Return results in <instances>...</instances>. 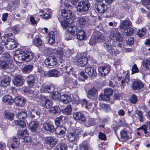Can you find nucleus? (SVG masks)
I'll list each match as a JSON object with an SVG mask.
<instances>
[{
	"label": "nucleus",
	"mask_w": 150,
	"mask_h": 150,
	"mask_svg": "<svg viewBox=\"0 0 150 150\" xmlns=\"http://www.w3.org/2000/svg\"><path fill=\"white\" fill-rule=\"evenodd\" d=\"M11 81L10 77L6 76L1 80V85L4 87H6L9 84Z\"/></svg>",
	"instance_id": "25"
},
{
	"label": "nucleus",
	"mask_w": 150,
	"mask_h": 150,
	"mask_svg": "<svg viewBox=\"0 0 150 150\" xmlns=\"http://www.w3.org/2000/svg\"><path fill=\"white\" fill-rule=\"evenodd\" d=\"M24 61L27 62L31 60L33 57V54L30 52L26 51L22 53Z\"/></svg>",
	"instance_id": "19"
},
{
	"label": "nucleus",
	"mask_w": 150,
	"mask_h": 150,
	"mask_svg": "<svg viewBox=\"0 0 150 150\" xmlns=\"http://www.w3.org/2000/svg\"><path fill=\"white\" fill-rule=\"evenodd\" d=\"M63 117V116L61 115L56 118L54 120V123L55 125L57 127L59 126L62 120V119Z\"/></svg>",
	"instance_id": "47"
},
{
	"label": "nucleus",
	"mask_w": 150,
	"mask_h": 150,
	"mask_svg": "<svg viewBox=\"0 0 150 150\" xmlns=\"http://www.w3.org/2000/svg\"><path fill=\"white\" fill-rule=\"evenodd\" d=\"M110 67L108 65H105L98 68L99 73L102 76L108 74L110 70Z\"/></svg>",
	"instance_id": "11"
},
{
	"label": "nucleus",
	"mask_w": 150,
	"mask_h": 150,
	"mask_svg": "<svg viewBox=\"0 0 150 150\" xmlns=\"http://www.w3.org/2000/svg\"><path fill=\"white\" fill-rule=\"evenodd\" d=\"M103 46L107 51H109L111 49V45L108 42H106L103 43Z\"/></svg>",
	"instance_id": "56"
},
{
	"label": "nucleus",
	"mask_w": 150,
	"mask_h": 150,
	"mask_svg": "<svg viewBox=\"0 0 150 150\" xmlns=\"http://www.w3.org/2000/svg\"><path fill=\"white\" fill-rule=\"evenodd\" d=\"M45 63L47 65L53 66L57 64L58 62L56 57L53 56L47 58L45 61Z\"/></svg>",
	"instance_id": "9"
},
{
	"label": "nucleus",
	"mask_w": 150,
	"mask_h": 150,
	"mask_svg": "<svg viewBox=\"0 0 150 150\" xmlns=\"http://www.w3.org/2000/svg\"><path fill=\"white\" fill-rule=\"evenodd\" d=\"M60 23L62 26L65 29L67 28L69 25V22L66 20H63L62 21L60 22Z\"/></svg>",
	"instance_id": "57"
},
{
	"label": "nucleus",
	"mask_w": 150,
	"mask_h": 150,
	"mask_svg": "<svg viewBox=\"0 0 150 150\" xmlns=\"http://www.w3.org/2000/svg\"><path fill=\"white\" fill-rule=\"evenodd\" d=\"M14 102L16 104L19 106H23L26 101L23 98L16 97L14 100Z\"/></svg>",
	"instance_id": "21"
},
{
	"label": "nucleus",
	"mask_w": 150,
	"mask_h": 150,
	"mask_svg": "<svg viewBox=\"0 0 150 150\" xmlns=\"http://www.w3.org/2000/svg\"><path fill=\"white\" fill-rule=\"evenodd\" d=\"M129 81V75H127L125 78L120 81V82H115V84L111 81H109V86L112 87H114L115 86L118 87H121V88L124 89V87L127 85Z\"/></svg>",
	"instance_id": "2"
},
{
	"label": "nucleus",
	"mask_w": 150,
	"mask_h": 150,
	"mask_svg": "<svg viewBox=\"0 0 150 150\" xmlns=\"http://www.w3.org/2000/svg\"><path fill=\"white\" fill-rule=\"evenodd\" d=\"M28 135L27 130H24L21 133L20 136L23 139L24 138L27 137Z\"/></svg>",
	"instance_id": "63"
},
{
	"label": "nucleus",
	"mask_w": 150,
	"mask_h": 150,
	"mask_svg": "<svg viewBox=\"0 0 150 150\" xmlns=\"http://www.w3.org/2000/svg\"><path fill=\"white\" fill-rule=\"evenodd\" d=\"M136 113L138 116V119L140 122H142L144 120L143 114L141 110H137Z\"/></svg>",
	"instance_id": "44"
},
{
	"label": "nucleus",
	"mask_w": 150,
	"mask_h": 150,
	"mask_svg": "<svg viewBox=\"0 0 150 150\" xmlns=\"http://www.w3.org/2000/svg\"><path fill=\"white\" fill-rule=\"evenodd\" d=\"M67 145L64 144H58L56 147V150H67Z\"/></svg>",
	"instance_id": "41"
},
{
	"label": "nucleus",
	"mask_w": 150,
	"mask_h": 150,
	"mask_svg": "<svg viewBox=\"0 0 150 150\" xmlns=\"http://www.w3.org/2000/svg\"><path fill=\"white\" fill-rule=\"evenodd\" d=\"M67 137L69 141H75L76 140V136L74 135V133L73 132L70 133L68 134Z\"/></svg>",
	"instance_id": "49"
},
{
	"label": "nucleus",
	"mask_w": 150,
	"mask_h": 150,
	"mask_svg": "<svg viewBox=\"0 0 150 150\" xmlns=\"http://www.w3.org/2000/svg\"><path fill=\"white\" fill-rule=\"evenodd\" d=\"M34 45L37 47H39L42 45V41L38 35L37 36L36 38L33 41Z\"/></svg>",
	"instance_id": "37"
},
{
	"label": "nucleus",
	"mask_w": 150,
	"mask_h": 150,
	"mask_svg": "<svg viewBox=\"0 0 150 150\" xmlns=\"http://www.w3.org/2000/svg\"><path fill=\"white\" fill-rule=\"evenodd\" d=\"M78 26L82 28L84 26L86 22V20L83 17H79L78 18Z\"/></svg>",
	"instance_id": "34"
},
{
	"label": "nucleus",
	"mask_w": 150,
	"mask_h": 150,
	"mask_svg": "<svg viewBox=\"0 0 150 150\" xmlns=\"http://www.w3.org/2000/svg\"><path fill=\"white\" fill-rule=\"evenodd\" d=\"M143 67L148 69H150V59H147L144 60L143 61Z\"/></svg>",
	"instance_id": "45"
},
{
	"label": "nucleus",
	"mask_w": 150,
	"mask_h": 150,
	"mask_svg": "<svg viewBox=\"0 0 150 150\" xmlns=\"http://www.w3.org/2000/svg\"><path fill=\"white\" fill-rule=\"evenodd\" d=\"M90 6V4L88 1L82 0L80 1L77 5V10L81 13L86 12L88 10Z\"/></svg>",
	"instance_id": "3"
},
{
	"label": "nucleus",
	"mask_w": 150,
	"mask_h": 150,
	"mask_svg": "<svg viewBox=\"0 0 150 150\" xmlns=\"http://www.w3.org/2000/svg\"><path fill=\"white\" fill-rule=\"evenodd\" d=\"M48 36L49 38L48 40V42L50 44H52L54 42L55 36L54 35L53 31H51L48 34Z\"/></svg>",
	"instance_id": "38"
},
{
	"label": "nucleus",
	"mask_w": 150,
	"mask_h": 150,
	"mask_svg": "<svg viewBox=\"0 0 150 150\" xmlns=\"http://www.w3.org/2000/svg\"><path fill=\"white\" fill-rule=\"evenodd\" d=\"M69 33L71 35H75L77 34L78 30L76 26H72L69 27L68 28Z\"/></svg>",
	"instance_id": "36"
},
{
	"label": "nucleus",
	"mask_w": 150,
	"mask_h": 150,
	"mask_svg": "<svg viewBox=\"0 0 150 150\" xmlns=\"http://www.w3.org/2000/svg\"><path fill=\"white\" fill-rule=\"evenodd\" d=\"M64 81L65 82L67 81L68 83H71L72 82L73 84L74 85H76L77 84V81L76 79H74L70 78L68 75V74L67 73L66 74V76L64 77Z\"/></svg>",
	"instance_id": "30"
},
{
	"label": "nucleus",
	"mask_w": 150,
	"mask_h": 150,
	"mask_svg": "<svg viewBox=\"0 0 150 150\" xmlns=\"http://www.w3.org/2000/svg\"><path fill=\"white\" fill-rule=\"evenodd\" d=\"M129 101L132 103L133 104L136 103L137 101V98L136 95L133 94L130 98Z\"/></svg>",
	"instance_id": "55"
},
{
	"label": "nucleus",
	"mask_w": 150,
	"mask_h": 150,
	"mask_svg": "<svg viewBox=\"0 0 150 150\" xmlns=\"http://www.w3.org/2000/svg\"><path fill=\"white\" fill-rule=\"evenodd\" d=\"M60 96L59 93L58 91H55L53 93L52 98L54 100L58 99Z\"/></svg>",
	"instance_id": "58"
},
{
	"label": "nucleus",
	"mask_w": 150,
	"mask_h": 150,
	"mask_svg": "<svg viewBox=\"0 0 150 150\" xmlns=\"http://www.w3.org/2000/svg\"><path fill=\"white\" fill-rule=\"evenodd\" d=\"M94 119L92 118H89L85 122V125L86 127H88L92 125L94 123Z\"/></svg>",
	"instance_id": "43"
},
{
	"label": "nucleus",
	"mask_w": 150,
	"mask_h": 150,
	"mask_svg": "<svg viewBox=\"0 0 150 150\" xmlns=\"http://www.w3.org/2000/svg\"><path fill=\"white\" fill-rule=\"evenodd\" d=\"M54 86L53 85H43L41 86L40 91L42 93H50L54 91Z\"/></svg>",
	"instance_id": "10"
},
{
	"label": "nucleus",
	"mask_w": 150,
	"mask_h": 150,
	"mask_svg": "<svg viewBox=\"0 0 150 150\" xmlns=\"http://www.w3.org/2000/svg\"><path fill=\"white\" fill-rule=\"evenodd\" d=\"M113 91L112 89L108 88L105 89L104 90V93L105 95L110 98V96H111L113 94Z\"/></svg>",
	"instance_id": "46"
},
{
	"label": "nucleus",
	"mask_w": 150,
	"mask_h": 150,
	"mask_svg": "<svg viewBox=\"0 0 150 150\" xmlns=\"http://www.w3.org/2000/svg\"><path fill=\"white\" fill-rule=\"evenodd\" d=\"M47 75L49 77H57L59 76V72L56 69L50 70L48 71Z\"/></svg>",
	"instance_id": "24"
},
{
	"label": "nucleus",
	"mask_w": 150,
	"mask_h": 150,
	"mask_svg": "<svg viewBox=\"0 0 150 150\" xmlns=\"http://www.w3.org/2000/svg\"><path fill=\"white\" fill-rule=\"evenodd\" d=\"M11 47V50H12L17 47L18 43L16 40L14 39H11L10 40Z\"/></svg>",
	"instance_id": "50"
},
{
	"label": "nucleus",
	"mask_w": 150,
	"mask_h": 150,
	"mask_svg": "<svg viewBox=\"0 0 150 150\" xmlns=\"http://www.w3.org/2000/svg\"><path fill=\"white\" fill-rule=\"evenodd\" d=\"M95 8L99 13H103L107 11V6L105 4L100 2H97L95 5Z\"/></svg>",
	"instance_id": "8"
},
{
	"label": "nucleus",
	"mask_w": 150,
	"mask_h": 150,
	"mask_svg": "<svg viewBox=\"0 0 150 150\" xmlns=\"http://www.w3.org/2000/svg\"><path fill=\"white\" fill-rule=\"evenodd\" d=\"M22 53L19 54H16L14 56V59L18 63H21L24 61Z\"/></svg>",
	"instance_id": "29"
},
{
	"label": "nucleus",
	"mask_w": 150,
	"mask_h": 150,
	"mask_svg": "<svg viewBox=\"0 0 150 150\" xmlns=\"http://www.w3.org/2000/svg\"><path fill=\"white\" fill-rule=\"evenodd\" d=\"M76 35L77 39L80 40H82L85 38L84 32L81 30H79Z\"/></svg>",
	"instance_id": "35"
},
{
	"label": "nucleus",
	"mask_w": 150,
	"mask_h": 150,
	"mask_svg": "<svg viewBox=\"0 0 150 150\" xmlns=\"http://www.w3.org/2000/svg\"><path fill=\"white\" fill-rule=\"evenodd\" d=\"M110 38L115 42H120L122 40L121 35L116 29H112L110 33Z\"/></svg>",
	"instance_id": "4"
},
{
	"label": "nucleus",
	"mask_w": 150,
	"mask_h": 150,
	"mask_svg": "<svg viewBox=\"0 0 150 150\" xmlns=\"http://www.w3.org/2000/svg\"><path fill=\"white\" fill-rule=\"evenodd\" d=\"M39 123L38 122L33 121L29 124V129L32 132H35L38 126Z\"/></svg>",
	"instance_id": "20"
},
{
	"label": "nucleus",
	"mask_w": 150,
	"mask_h": 150,
	"mask_svg": "<svg viewBox=\"0 0 150 150\" xmlns=\"http://www.w3.org/2000/svg\"><path fill=\"white\" fill-rule=\"evenodd\" d=\"M62 16V17L67 19L72 17L73 14L71 11L65 9H63L61 10Z\"/></svg>",
	"instance_id": "16"
},
{
	"label": "nucleus",
	"mask_w": 150,
	"mask_h": 150,
	"mask_svg": "<svg viewBox=\"0 0 150 150\" xmlns=\"http://www.w3.org/2000/svg\"><path fill=\"white\" fill-rule=\"evenodd\" d=\"M97 91L94 87H92L88 91L87 97L89 99L93 100L94 99V95L96 94Z\"/></svg>",
	"instance_id": "23"
},
{
	"label": "nucleus",
	"mask_w": 150,
	"mask_h": 150,
	"mask_svg": "<svg viewBox=\"0 0 150 150\" xmlns=\"http://www.w3.org/2000/svg\"><path fill=\"white\" fill-rule=\"evenodd\" d=\"M27 116V113L25 111L19 112L17 115V118L19 120L24 119Z\"/></svg>",
	"instance_id": "42"
},
{
	"label": "nucleus",
	"mask_w": 150,
	"mask_h": 150,
	"mask_svg": "<svg viewBox=\"0 0 150 150\" xmlns=\"http://www.w3.org/2000/svg\"><path fill=\"white\" fill-rule=\"evenodd\" d=\"M146 32V30L145 28H142L139 30V31L137 32V34L140 37H142L145 35Z\"/></svg>",
	"instance_id": "52"
},
{
	"label": "nucleus",
	"mask_w": 150,
	"mask_h": 150,
	"mask_svg": "<svg viewBox=\"0 0 150 150\" xmlns=\"http://www.w3.org/2000/svg\"><path fill=\"white\" fill-rule=\"evenodd\" d=\"M40 98L42 105L45 107L47 109H49L51 107L52 105V102L50 100L47 98V97L41 95Z\"/></svg>",
	"instance_id": "7"
},
{
	"label": "nucleus",
	"mask_w": 150,
	"mask_h": 150,
	"mask_svg": "<svg viewBox=\"0 0 150 150\" xmlns=\"http://www.w3.org/2000/svg\"><path fill=\"white\" fill-rule=\"evenodd\" d=\"M3 100L5 103H7L9 105L12 104L14 100L13 98L10 95H6L3 98Z\"/></svg>",
	"instance_id": "27"
},
{
	"label": "nucleus",
	"mask_w": 150,
	"mask_h": 150,
	"mask_svg": "<svg viewBox=\"0 0 150 150\" xmlns=\"http://www.w3.org/2000/svg\"><path fill=\"white\" fill-rule=\"evenodd\" d=\"M108 122V120L107 119L104 118L103 119H99L98 122V123L102 124L103 125H105V124H107Z\"/></svg>",
	"instance_id": "62"
},
{
	"label": "nucleus",
	"mask_w": 150,
	"mask_h": 150,
	"mask_svg": "<svg viewBox=\"0 0 150 150\" xmlns=\"http://www.w3.org/2000/svg\"><path fill=\"white\" fill-rule=\"evenodd\" d=\"M132 25V22L130 20H126L122 22L120 26V29H123L126 31L127 29Z\"/></svg>",
	"instance_id": "17"
},
{
	"label": "nucleus",
	"mask_w": 150,
	"mask_h": 150,
	"mask_svg": "<svg viewBox=\"0 0 150 150\" xmlns=\"http://www.w3.org/2000/svg\"><path fill=\"white\" fill-rule=\"evenodd\" d=\"M144 87L142 82L140 81H135L132 83L131 87L134 91H139Z\"/></svg>",
	"instance_id": "13"
},
{
	"label": "nucleus",
	"mask_w": 150,
	"mask_h": 150,
	"mask_svg": "<svg viewBox=\"0 0 150 150\" xmlns=\"http://www.w3.org/2000/svg\"><path fill=\"white\" fill-rule=\"evenodd\" d=\"M57 56L59 58L61 59L63 57V52L62 50H57L56 51V53Z\"/></svg>",
	"instance_id": "60"
},
{
	"label": "nucleus",
	"mask_w": 150,
	"mask_h": 150,
	"mask_svg": "<svg viewBox=\"0 0 150 150\" xmlns=\"http://www.w3.org/2000/svg\"><path fill=\"white\" fill-rule=\"evenodd\" d=\"M50 112L53 115L59 112L60 110L59 108L57 106H54L51 107L50 109Z\"/></svg>",
	"instance_id": "40"
},
{
	"label": "nucleus",
	"mask_w": 150,
	"mask_h": 150,
	"mask_svg": "<svg viewBox=\"0 0 150 150\" xmlns=\"http://www.w3.org/2000/svg\"><path fill=\"white\" fill-rule=\"evenodd\" d=\"M98 99L100 100H105L106 101H109L110 100V98L105 95V94H102L99 95Z\"/></svg>",
	"instance_id": "48"
},
{
	"label": "nucleus",
	"mask_w": 150,
	"mask_h": 150,
	"mask_svg": "<svg viewBox=\"0 0 150 150\" xmlns=\"http://www.w3.org/2000/svg\"><path fill=\"white\" fill-rule=\"evenodd\" d=\"M2 57L1 58L5 60H11V55L8 52H5L2 54Z\"/></svg>",
	"instance_id": "54"
},
{
	"label": "nucleus",
	"mask_w": 150,
	"mask_h": 150,
	"mask_svg": "<svg viewBox=\"0 0 150 150\" xmlns=\"http://www.w3.org/2000/svg\"><path fill=\"white\" fill-rule=\"evenodd\" d=\"M4 117L6 119L12 121L14 119V114L7 111H5L4 113Z\"/></svg>",
	"instance_id": "26"
},
{
	"label": "nucleus",
	"mask_w": 150,
	"mask_h": 150,
	"mask_svg": "<svg viewBox=\"0 0 150 150\" xmlns=\"http://www.w3.org/2000/svg\"><path fill=\"white\" fill-rule=\"evenodd\" d=\"M13 67L12 64V61L5 60L1 59H0V67L4 70L12 69Z\"/></svg>",
	"instance_id": "5"
},
{
	"label": "nucleus",
	"mask_w": 150,
	"mask_h": 150,
	"mask_svg": "<svg viewBox=\"0 0 150 150\" xmlns=\"http://www.w3.org/2000/svg\"><path fill=\"white\" fill-rule=\"evenodd\" d=\"M43 126L45 129L51 132H53L54 131V126L51 121H46L45 123L43 124Z\"/></svg>",
	"instance_id": "15"
},
{
	"label": "nucleus",
	"mask_w": 150,
	"mask_h": 150,
	"mask_svg": "<svg viewBox=\"0 0 150 150\" xmlns=\"http://www.w3.org/2000/svg\"><path fill=\"white\" fill-rule=\"evenodd\" d=\"M72 110L71 105H69L65 108L62 110V112L64 115H69L71 113Z\"/></svg>",
	"instance_id": "33"
},
{
	"label": "nucleus",
	"mask_w": 150,
	"mask_h": 150,
	"mask_svg": "<svg viewBox=\"0 0 150 150\" xmlns=\"http://www.w3.org/2000/svg\"><path fill=\"white\" fill-rule=\"evenodd\" d=\"M13 82L14 85L21 86L24 83V81L21 76L17 75L15 76Z\"/></svg>",
	"instance_id": "12"
},
{
	"label": "nucleus",
	"mask_w": 150,
	"mask_h": 150,
	"mask_svg": "<svg viewBox=\"0 0 150 150\" xmlns=\"http://www.w3.org/2000/svg\"><path fill=\"white\" fill-rule=\"evenodd\" d=\"M88 146L86 142H84L82 143L80 147V150H87Z\"/></svg>",
	"instance_id": "61"
},
{
	"label": "nucleus",
	"mask_w": 150,
	"mask_h": 150,
	"mask_svg": "<svg viewBox=\"0 0 150 150\" xmlns=\"http://www.w3.org/2000/svg\"><path fill=\"white\" fill-rule=\"evenodd\" d=\"M33 67L32 65L28 64L25 66L22 69V71L23 73H28L31 71Z\"/></svg>",
	"instance_id": "32"
},
{
	"label": "nucleus",
	"mask_w": 150,
	"mask_h": 150,
	"mask_svg": "<svg viewBox=\"0 0 150 150\" xmlns=\"http://www.w3.org/2000/svg\"><path fill=\"white\" fill-rule=\"evenodd\" d=\"M68 83L67 81H64V83L61 84L58 87V89L61 91H63L66 89L67 84Z\"/></svg>",
	"instance_id": "53"
},
{
	"label": "nucleus",
	"mask_w": 150,
	"mask_h": 150,
	"mask_svg": "<svg viewBox=\"0 0 150 150\" xmlns=\"http://www.w3.org/2000/svg\"><path fill=\"white\" fill-rule=\"evenodd\" d=\"M86 73L90 77H94L97 75L96 69L92 67H87L85 69Z\"/></svg>",
	"instance_id": "14"
},
{
	"label": "nucleus",
	"mask_w": 150,
	"mask_h": 150,
	"mask_svg": "<svg viewBox=\"0 0 150 150\" xmlns=\"http://www.w3.org/2000/svg\"><path fill=\"white\" fill-rule=\"evenodd\" d=\"M74 119L76 120L84 121L86 120V118L83 113L79 112L74 113L73 115Z\"/></svg>",
	"instance_id": "18"
},
{
	"label": "nucleus",
	"mask_w": 150,
	"mask_h": 150,
	"mask_svg": "<svg viewBox=\"0 0 150 150\" xmlns=\"http://www.w3.org/2000/svg\"><path fill=\"white\" fill-rule=\"evenodd\" d=\"M126 30H127V32H125V33H126V35L127 36L131 35L134 32V29L131 28H128Z\"/></svg>",
	"instance_id": "59"
},
{
	"label": "nucleus",
	"mask_w": 150,
	"mask_h": 150,
	"mask_svg": "<svg viewBox=\"0 0 150 150\" xmlns=\"http://www.w3.org/2000/svg\"><path fill=\"white\" fill-rule=\"evenodd\" d=\"M71 100L70 96L67 94L62 95L60 97V101L64 104H67L70 102Z\"/></svg>",
	"instance_id": "22"
},
{
	"label": "nucleus",
	"mask_w": 150,
	"mask_h": 150,
	"mask_svg": "<svg viewBox=\"0 0 150 150\" xmlns=\"http://www.w3.org/2000/svg\"><path fill=\"white\" fill-rule=\"evenodd\" d=\"M78 57L75 60L74 62L76 65L81 67H83L86 65L88 63V58L84 56H79L78 54Z\"/></svg>",
	"instance_id": "6"
},
{
	"label": "nucleus",
	"mask_w": 150,
	"mask_h": 150,
	"mask_svg": "<svg viewBox=\"0 0 150 150\" xmlns=\"http://www.w3.org/2000/svg\"><path fill=\"white\" fill-rule=\"evenodd\" d=\"M121 137L124 139L127 140L129 138V137L128 136L127 132L125 130H123L120 132V133Z\"/></svg>",
	"instance_id": "51"
},
{
	"label": "nucleus",
	"mask_w": 150,
	"mask_h": 150,
	"mask_svg": "<svg viewBox=\"0 0 150 150\" xmlns=\"http://www.w3.org/2000/svg\"><path fill=\"white\" fill-rule=\"evenodd\" d=\"M101 108L105 111H107L110 109V107L107 104H102L101 105Z\"/></svg>",
	"instance_id": "64"
},
{
	"label": "nucleus",
	"mask_w": 150,
	"mask_h": 150,
	"mask_svg": "<svg viewBox=\"0 0 150 150\" xmlns=\"http://www.w3.org/2000/svg\"><path fill=\"white\" fill-rule=\"evenodd\" d=\"M66 130V128L64 127L59 126L55 128V132L57 134L61 135L64 134Z\"/></svg>",
	"instance_id": "28"
},
{
	"label": "nucleus",
	"mask_w": 150,
	"mask_h": 150,
	"mask_svg": "<svg viewBox=\"0 0 150 150\" xmlns=\"http://www.w3.org/2000/svg\"><path fill=\"white\" fill-rule=\"evenodd\" d=\"M12 125H19L21 128H24L26 126V123L23 120H15L12 122Z\"/></svg>",
	"instance_id": "31"
},
{
	"label": "nucleus",
	"mask_w": 150,
	"mask_h": 150,
	"mask_svg": "<svg viewBox=\"0 0 150 150\" xmlns=\"http://www.w3.org/2000/svg\"><path fill=\"white\" fill-rule=\"evenodd\" d=\"M148 126L146 125H143L142 126L137 129V131L139 132H144V133L146 134L148 133L147 131V128Z\"/></svg>",
	"instance_id": "39"
},
{
	"label": "nucleus",
	"mask_w": 150,
	"mask_h": 150,
	"mask_svg": "<svg viewBox=\"0 0 150 150\" xmlns=\"http://www.w3.org/2000/svg\"><path fill=\"white\" fill-rule=\"evenodd\" d=\"M105 37L102 33L99 31L95 32L91 36L89 43L91 45H93L97 42H103L105 40Z\"/></svg>",
	"instance_id": "1"
}]
</instances>
